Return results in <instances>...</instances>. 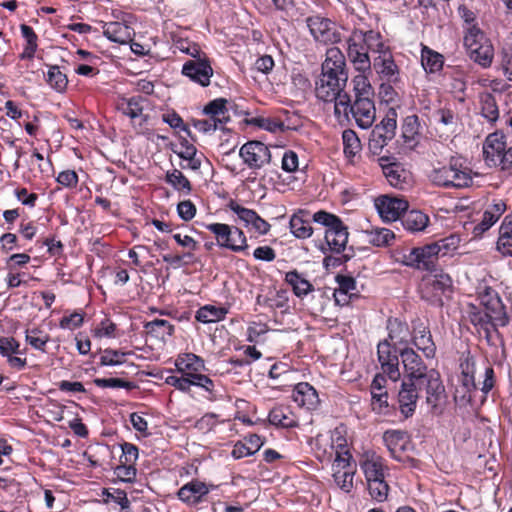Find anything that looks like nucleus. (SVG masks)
Returning <instances> with one entry per match:
<instances>
[{
    "instance_id": "64",
    "label": "nucleus",
    "mask_w": 512,
    "mask_h": 512,
    "mask_svg": "<svg viewBox=\"0 0 512 512\" xmlns=\"http://www.w3.org/2000/svg\"><path fill=\"white\" fill-rule=\"evenodd\" d=\"M37 244L47 247L49 256L59 258L64 254V244L61 240L57 239L55 235L38 239Z\"/></svg>"
},
{
    "instance_id": "33",
    "label": "nucleus",
    "mask_w": 512,
    "mask_h": 512,
    "mask_svg": "<svg viewBox=\"0 0 512 512\" xmlns=\"http://www.w3.org/2000/svg\"><path fill=\"white\" fill-rule=\"evenodd\" d=\"M265 438L257 434H249L243 441L234 444L231 455L234 459H241L255 454L264 445Z\"/></svg>"
},
{
    "instance_id": "34",
    "label": "nucleus",
    "mask_w": 512,
    "mask_h": 512,
    "mask_svg": "<svg viewBox=\"0 0 512 512\" xmlns=\"http://www.w3.org/2000/svg\"><path fill=\"white\" fill-rule=\"evenodd\" d=\"M313 221L312 216L304 210H299L293 214L289 221V228L291 233L299 239H307L312 236L313 228L311 226Z\"/></svg>"
},
{
    "instance_id": "10",
    "label": "nucleus",
    "mask_w": 512,
    "mask_h": 512,
    "mask_svg": "<svg viewBox=\"0 0 512 512\" xmlns=\"http://www.w3.org/2000/svg\"><path fill=\"white\" fill-rule=\"evenodd\" d=\"M239 156L252 170H259L272 161L269 147L258 140H250L243 144L239 150Z\"/></svg>"
},
{
    "instance_id": "37",
    "label": "nucleus",
    "mask_w": 512,
    "mask_h": 512,
    "mask_svg": "<svg viewBox=\"0 0 512 512\" xmlns=\"http://www.w3.org/2000/svg\"><path fill=\"white\" fill-rule=\"evenodd\" d=\"M496 250L504 257H512V218L507 215L499 227Z\"/></svg>"
},
{
    "instance_id": "13",
    "label": "nucleus",
    "mask_w": 512,
    "mask_h": 512,
    "mask_svg": "<svg viewBox=\"0 0 512 512\" xmlns=\"http://www.w3.org/2000/svg\"><path fill=\"white\" fill-rule=\"evenodd\" d=\"M382 172L388 183L397 189H405L410 185L411 173L401 163L391 156H381L378 159Z\"/></svg>"
},
{
    "instance_id": "39",
    "label": "nucleus",
    "mask_w": 512,
    "mask_h": 512,
    "mask_svg": "<svg viewBox=\"0 0 512 512\" xmlns=\"http://www.w3.org/2000/svg\"><path fill=\"white\" fill-rule=\"evenodd\" d=\"M479 105L481 116L491 125L498 121L500 112L495 96L490 92L479 94Z\"/></svg>"
},
{
    "instance_id": "40",
    "label": "nucleus",
    "mask_w": 512,
    "mask_h": 512,
    "mask_svg": "<svg viewBox=\"0 0 512 512\" xmlns=\"http://www.w3.org/2000/svg\"><path fill=\"white\" fill-rule=\"evenodd\" d=\"M429 222V216L420 210H406L401 217L403 227L410 232L424 231Z\"/></svg>"
},
{
    "instance_id": "44",
    "label": "nucleus",
    "mask_w": 512,
    "mask_h": 512,
    "mask_svg": "<svg viewBox=\"0 0 512 512\" xmlns=\"http://www.w3.org/2000/svg\"><path fill=\"white\" fill-rule=\"evenodd\" d=\"M343 152L349 163L354 164L355 158L359 155L362 145L356 132L346 129L342 132Z\"/></svg>"
},
{
    "instance_id": "18",
    "label": "nucleus",
    "mask_w": 512,
    "mask_h": 512,
    "mask_svg": "<svg viewBox=\"0 0 512 512\" xmlns=\"http://www.w3.org/2000/svg\"><path fill=\"white\" fill-rule=\"evenodd\" d=\"M367 483L385 479L389 468L385 460L373 451H365L359 462Z\"/></svg>"
},
{
    "instance_id": "1",
    "label": "nucleus",
    "mask_w": 512,
    "mask_h": 512,
    "mask_svg": "<svg viewBox=\"0 0 512 512\" xmlns=\"http://www.w3.org/2000/svg\"><path fill=\"white\" fill-rule=\"evenodd\" d=\"M312 219L325 227L324 241L319 246L325 254L323 264L326 267H335L349 261L353 253L346 252L349 232L342 219L324 210L315 212Z\"/></svg>"
},
{
    "instance_id": "4",
    "label": "nucleus",
    "mask_w": 512,
    "mask_h": 512,
    "mask_svg": "<svg viewBox=\"0 0 512 512\" xmlns=\"http://www.w3.org/2000/svg\"><path fill=\"white\" fill-rule=\"evenodd\" d=\"M428 178L437 187L462 189L472 185V169L461 155L450 156L446 162H438L430 171Z\"/></svg>"
},
{
    "instance_id": "47",
    "label": "nucleus",
    "mask_w": 512,
    "mask_h": 512,
    "mask_svg": "<svg viewBox=\"0 0 512 512\" xmlns=\"http://www.w3.org/2000/svg\"><path fill=\"white\" fill-rule=\"evenodd\" d=\"M182 376L190 382L188 384V393L191 391V387L195 386L209 393L210 400L215 398V383L209 376L203 374V372H188L182 374Z\"/></svg>"
},
{
    "instance_id": "41",
    "label": "nucleus",
    "mask_w": 512,
    "mask_h": 512,
    "mask_svg": "<svg viewBox=\"0 0 512 512\" xmlns=\"http://www.w3.org/2000/svg\"><path fill=\"white\" fill-rule=\"evenodd\" d=\"M228 313V307L206 304L196 311L195 319L203 324L216 323L224 320Z\"/></svg>"
},
{
    "instance_id": "53",
    "label": "nucleus",
    "mask_w": 512,
    "mask_h": 512,
    "mask_svg": "<svg viewBox=\"0 0 512 512\" xmlns=\"http://www.w3.org/2000/svg\"><path fill=\"white\" fill-rule=\"evenodd\" d=\"M366 241L376 247L389 246L395 239V234L392 230L387 228H374L370 231H365Z\"/></svg>"
},
{
    "instance_id": "23",
    "label": "nucleus",
    "mask_w": 512,
    "mask_h": 512,
    "mask_svg": "<svg viewBox=\"0 0 512 512\" xmlns=\"http://www.w3.org/2000/svg\"><path fill=\"white\" fill-rule=\"evenodd\" d=\"M375 206L380 217L385 221L401 220L402 215L408 209V202L404 199L381 196L376 199Z\"/></svg>"
},
{
    "instance_id": "24",
    "label": "nucleus",
    "mask_w": 512,
    "mask_h": 512,
    "mask_svg": "<svg viewBox=\"0 0 512 512\" xmlns=\"http://www.w3.org/2000/svg\"><path fill=\"white\" fill-rule=\"evenodd\" d=\"M410 341L427 359H433L436 356L437 347L430 328L423 322L414 325Z\"/></svg>"
},
{
    "instance_id": "6",
    "label": "nucleus",
    "mask_w": 512,
    "mask_h": 512,
    "mask_svg": "<svg viewBox=\"0 0 512 512\" xmlns=\"http://www.w3.org/2000/svg\"><path fill=\"white\" fill-rule=\"evenodd\" d=\"M204 227L214 235L219 248L249 255L248 239L241 228L220 222L208 223Z\"/></svg>"
},
{
    "instance_id": "12",
    "label": "nucleus",
    "mask_w": 512,
    "mask_h": 512,
    "mask_svg": "<svg viewBox=\"0 0 512 512\" xmlns=\"http://www.w3.org/2000/svg\"><path fill=\"white\" fill-rule=\"evenodd\" d=\"M377 355L383 374L394 382L399 380V347L391 345L389 340H382L377 345Z\"/></svg>"
},
{
    "instance_id": "32",
    "label": "nucleus",
    "mask_w": 512,
    "mask_h": 512,
    "mask_svg": "<svg viewBox=\"0 0 512 512\" xmlns=\"http://www.w3.org/2000/svg\"><path fill=\"white\" fill-rule=\"evenodd\" d=\"M461 368V378L460 382L462 388L465 390L463 394V398L467 399L468 402L473 401V393L477 391V386L475 383V361L472 357H467L460 363Z\"/></svg>"
},
{
    "instance_id": "62",
    "label": "nucleus",
    "mask_w": 512,
    "mask_h": 512,
    "mask_svg": "<svg viewBox=\"0 0 512 512\" xmlns=\"http://www.w3.org/2000/svg\"><path fill=\"white\" fill-rule=\"evenodd\" d=\"M85 312L82 309L64 315L59 321V327L64 330H75L84 324Z\"/></svg>"
},
{
    "instance_id": "14",
    "label": "nucleus",
    "mask_w": 512,
    "mask_h": 512,
    "mask_svg": "<svg viewBox=\"0 0 512 512\" xmlns=\"http://www.w3.org/2000/svg\"><path fill=\"white\" fill-rule=\"evenodd\" d=\"M214 488L216 486L213 484H206L198 479H192L177 491V497L187 506L195 507L203 502H207L208 495Z\"/></svg>"
},
{
    "instance_id": "11",
    "label": "nucleus",
    "mask_w": 512,
    "mask_h": 512,
    "mask_svg": "<svg viewBox=\"0 0 512 512\" xmlns=\"http://www.w3.org/2000/svg\"><path fill=\"white\" fill-rule=\"evenodd\" d=\"M226 207L237 215L238 220L249 231L259 236L269 233L271 225L263 219L255 210L246 208L236 200L230 199Z\"/></svg>"
},
{
    "instance_id": "16",
    "label": "nucleus",
    "mask_w": 512,
    "mask_h": 512,
    "mask_svg": "<svg viewBox=\"0 0 512 512\" xmlns=\"http://www.w3.org/2000/svg\"><path fill=\"white\" fill-rule=\"evenodd\" d=\"M349 113L352 115L359 128H370L376 119L374 99L366 97H360L353 101L350 99Z\"/></svg>"
},
{
    "instance_id": "7",
    "label": "nucleus",
    "mask_w": 512,
    "mask_h": 512,
    "mask_svg": "<svg viewBox=\"0 0 512 512\" xmlns=\"http://www.w3.org/2000/svg\"><path fill=\"white\" fill-rule=\"evenodd\" d=\"M463 42L471 60L483 68L491 66L494 47L478 25H472L466 29Z\"/></svg>"
},
{
    "instance_id": "46",
    "label": "nucleus",
    "mask_w": 512,
    "mask_h": 512,
    "mask_svg": "<svg viewBox=\"0 0 512 512\" xmlns=\"http://www.w3.org/2000/svg\"><path fill=\"white\" fill-rule=\"evenodd\" d=\"M417 261H419V265L416 266L417 270L436 271L437 266V255L435 253V247L431 246V244H426L422 247H416Z\"/></svg>"
},
{
    "instance_id": "5",
    "label": "nucleus",
    "mask_w": 512,
    "mask_h": 512,
    "mask_svg": "<svg viewBox=\"0 0 512 512\" xmlns=\"http://www.w3.org/2000/svg\"><path fill=\"white\" fill-rule=\"evenodd\" d=\"M382 36L374 30L354 31L347 40V56L355 70L365 73L371 70L369 51H381Z\"/></svg>"
},
{
    "instance_id": "55",
    "label": "nucleus",
    "mask_w": 512,
    "mask_h": 512,
    "mask_svg": "<svg viewBox=\"0 0 512 512\" xmlns=\"http://www.w3.org/2000/svg\"><path fill=\"white\" fill-rule=\"evenodd\" d=\"M99 352L101 353L99 357V366L101 367L121 365L125 362L124 357L132 354L131 351H121L112 348L99 349Z\"/></svg>"
},
{
    "instance_id": "8",
    "label": "nucleus",
    "mask_w": 512,
    "mask_h": 512,
    "mask_svg": "<svg viewBox=\"0 0 512 512\" xmlns=\"http://www.w3.org/2000/svg\"><path fill=\"white\" fill-rule=\"evenodd\" d=\"M397 112L390 108L380 123L376 124L371 131L368 149L373 155L380 156L384 148L396 135Z\"/></svg>"
},
{
    "instance_id": "15",
    "label": "nucleus",
    "mask_w": 512,
    "mask_h": 512,
    "mask_svg": "<svg viewBox=\"0 0 512 512\" xmlns=\"http://www.w3.org/2000/svg\"><path fill=\"white\" fill-rule=\"evenodd\" d=\"M379 54L374 58L373 66L376 73L386 82L393 83L398 86L401 83L400 69L395 63L392 52L389 47L384 44Z\"/></svg>"
},
{
    "instance_id": "63",
    "label": "nucleus",
    "mask_w": 512,
    "mask_h": 512,
    "mask_svg": "<svg viewBox=\"0 0 512 512\" xmlns=\"http://www.w3.org/2000/svg\"><path fill=\"white\" fill-rule=\"evenodd\" d=\"M368 491L372 499L381 503L384 502L389 494L390 487L385 479L367 483Z\"/></svg>"
},
{
    "instance_id": "27",
    "label": "nucleus",
    "mask_w": 512,
    "mask_h": 512,
    "mask_svg": "<svg viewBox=\"0 0 512 512\" xmlns=\"http://www.w3.org/2000/svg\"><path fill=\"white\" fill-rule=\"evenodd\" d=\"M292 399L299 407L315 410L320 404L316 389L308 382H300L292 391Z\"/></svg>"
},
{
    "instance_id": "45",
    "label": "nucleus",
    "mask_w": 512,
    "mask_h": 512,
    "mask_svg": "<svg viewBox=\"0 0 512 512\" xmlns=\"http://www.w3.org/2000/svg\"><path fill=\"white\" fill-rule=\"evenodd\" d=\"M20 30L25 44L19 57L21 60H32L38 48V36L34 29L27 24H21Z\"/></svg>"
},
{
    "instance_id": "20",
    "label": "nucleus",
    "mask_w": 512,
    "mask_h": 512,
    "mask_svg": "<svg viewBox=\"0 0 512 512\" xmlns=\"http://www.w3.org/2000/svg\"><path fill=\"white\" fill-rule=\"evenodd\" d=\"M417 388L425 389L426 401L428 404L436 407L440 399L444 396L445 387L442 383L440 373L435 369H430L423 378L416 381Z\"/></svg>"
},
{
    "instance_id": "54",
    "label": "nucleus",
    "mask_w": 512,
    "mask_h": 512,
    "mask_svg": "<svg viewBox=\"0 0 512 512\" xmlns=\"http://www.w3.org/2000/svg\"><path fill=\"white\" fill-rule=\"evenodd\" d=\"M338 287L334 290V298L336 303H340V296L354 295L356 291V280L350 275L338 274L335 277Z\"/></svg>"
},
{
    "instance_id": "50",
    "label": "nucleus",
    "mask_w": 512,
    "mask_h": 512,
    "mask_svg": "<svg viewBox=\"0 0 512 512\" xmlns=\"http://www.w3.org/2000/svg\"><path fill=\"white\" fill-rule=\"evenodd\" d=\"M421 62L426 72L436 73L442 69L444 57L442 54L424 46L421 51Z\"/></svg>"
},
{
    "instance_id": "19",
    "label": "nucleus",
    "mask_w": 512,
    "mask_h": 512,
    "mask_svg": "<svg viewBox=\"0 0 512 512\" xmlns=\"http://www.w3.org/2000/svg\"><path fill=\"white\" fill-rule=\"evenodd\" d=\"M399 355L406 372V381L416 382L429 372L420 355L411 347L399 349Z\"/></svg>"
},
{
    "instance_id": "30",
    "label": "nucleus",
    "mask_w": 512,
    "mask_h": 512,
    "mask_svg": "<svg viewBox=\"0 0 512 512\" xmlns=\"http://www.w3.org/2000/svg\"><path fill=\"white\" fill-rule=\"evenodd\" d=\"M505 137L497 132L491 133L487 136L483 145V154L485 161L489 166H497L499 160L506 148Z\"/></svg>"
},
{
    "instance_id": "56",
    "label": "nucleus",
    "mask_w": 512,
    "mask_h": 512,
    "mask_svg": "<svg viewBox=\"0 0 512 512\" xmlns=\"http://www.w3.org/2000/svg\"><path fill=\"white\" fill-rule=\"evenodd\" d=\"M352 83H353L354 99H358L360 97H366V98L374 97L373 87H372L369 79L364 75V73L356 75L353 78Z\"/></svg>"
},
{
    "instance_id": "36",
    "label": "nucleus",
    "mask_w": 512,
    "mask_h": 512,
    "mask_svg": "<svg viewBox=\"0 0 512 512\" xmlns=\"http://www.w3.org/2000/svg\"><path fill=\"white\" fill-rule=\"evenodd\" d=\"M103 34L110 41L125 44L132 39L133 29L122 22H108L103 26Z\"/></svg>"
},
{
    "instance_id": "52",
    "label": "nucleus",
    "mask_w": 512,
    "mask_h": 512,
    "mask_svg": "<svg viewBox=\"0 0 512 512\" xmlns=\"http://www.w3.org/2000/svg\"><path fill=\"white\" fill-rule=\"evenodd\" d=\"M165 182L172 186L176 191L188 195L192 191L190 180L178 169L167 171Z\"/></svg>"
},
{
    "instance_id": "49",
    "label": "nucleus",
    "mask_w": 512,
    "mask_h": 512,
    "mask_svg": "<svg viewBox=\"0 0 512 512\" xmlns=\"http://www.w3.org/2000/svg\"><path fill=\"white\" fill-rule=\"evenodd\" d=\"M145 101L146 100L141 96H133L128 99H122L118 103V110L131 118V120H135L137 118L143 117V103Z\"/></svg>"
},
{
    "instance_id": "42",
    "label": "nucleus",
    "mask_w": 512,
    "mask_h": 512,
    "mask_svg": "<svg viewBox=\"0 0 512 512\" xmlns=\"http://www.w3.org/2000/svg\"><path fill=\"white\" fill-rule=\"evenodd\" d=\"M420 136V120L415 114L408 115L404 118L402 124V138L404 143L410 148H414L419 143Z\"/></svg>"
},
{
    "instance_id": "9",
    "label": "nucleus",
    "mask_w": 512,
    "mask_h": 512,
    "mask_svg": "<svg viewBox=\"0 0 512 512\" xmlns=\"http://www.w3.org/2000/svg\"><path fill=\"white\" fill-rule=\"evenodd\" d=\"M306 25L316 42L322 44H335L340 42L341 34L336 24L329 18L313 15L306 18Z\"/></svg>"
},
{
    "instance_id": "3",
    "label": "nucleus",
    "mask_w": 512,
    "mask_h": 512,
    "mask_svg": "<svg viewBox=\"0 0 512 512\" xmlns=\"http://www.w3.org/2000/svg\"><path fill=\"white\" fill-rule=\"evenodd\" d=\"M478 300L484 311L471 304L468 310V318L470 322L477 328L484 331L485 336L489 339L491 331L499 334L498 327H505L510 322L506 307L502 302L498 292L486 286L478 292Z\"/></svg>"
},
{
    "instance_id": "31",
    "label": "nucleus",
    "mask_w": 512,
    "mask_h": 512,
    "mask_svg": "<svg viewBox=\"0 0 512 512\" xmlns=\"http://www.w3.org/2000/svg\"><path fill=\"white\" fill-rule=\"evenodd\" d=\"M274 10L287 22L299 21L304 15L302 0H271Z\"/></svg>"
},
{
    "instance_id": "28",
    "label": "nucleus",
    "mask_w": 512,
    "mask_h": 512,
    "mask_svg": "<svg viewBox=\"0 0 512 512\" xmlns=\"http://www.w3.org/2000/svg\"><path fill=\"white\" fill-rule=\"evenodd\" d=\"M268 421L277 428H295L299 426V420L292 408L288 405L279 404L274 406L269 414Z\"/></svg>"
},
{
    "instance_id": "51",
    "label": "nucleus",
    "mask_w": 512,
    "mask_h": 512,
    "mask_svg": "<svg viewBox=\"0 0 512 512\" xmlns=\"http://www.w3.org/2000/svg\"><path fill=\"white\" fill-rule=\"evenodd\" d=\"M45 80L50 88L58 93H64L68 86V78L57 65H50L45 76Z\"/></svg>"
},
{
    "instance_id": "25",
    "label": "nucleus",
    "mask_w": 512,
    "mask_h": 512,
    "mask_svg": "<svg viewBox=\"0 0 512 512\" xmlns=\"http://www.w3.org/2000/svg\"><path fill=\"white\" fill-rule=\"evenodd\" d=\"M386 328L388 337L385 340H389L391 345L399 347V349L409 347L412 332H410L409 325L405 321L390 317L387 320Z\"/></svg>"
},
{
    "instance_id": "22",
    "label": "nucleus",
    "mask_w": 512,
    "mask_h": 512,
    "mask_svg": "<svg viewBox=\"0 0 512 512\" xmlns=\"http://www.w3.org/2000/svg\"><path fill=\"white\" fill-rule=\"evenodd\" d=\"M182 74L193 82L206 87L210 84L213 69L208 58L188 60L182 67Z\"/></svg>"
},
{
    "instance_id": "26",
    "label": "nucleus",
    "mask_w": 512,
    "mask_h": 512,
    "mask_svg": "<svg viewBox=\"0 0 512 512\" xmlns=\"http://www.w3.org/2000/svg\"><path fill=\"white\" fill-rule=\"evenodd\" d=\"M418 388L416 382L403 380L398 392L399 410L404 418L413 416L418 400Z\"/></svg>"
},
{
    "instance_id": "58",
    "label": "nucleus",
    "mask_w": 512,
    "mask_h": 512,
    "mask_svg": "<svg viewBox=\"0 0 512 512\" xmlns=\"http://www.w3.org/2000/svg\"><path fill=\"white\" fill-rule=\"evenodd\" d=\"M25 340L32 348L46 352V345L50 340V336L37 328L27 329Z\"/></svg>"
},
{
    "instance_id": "2",
    "label": "nucleus",
    "mask_w": 512,
    "mask_h": 512,
    "mask_svg": "<svg viewBox=\"0 0 512 512\" xmlns=\"http://www.w3.org/2000/svg\"><path fill=\"white\" fill-rule=\"evenodd\" d=\"M348 81L346 59L338 47H330L321 65V73L315 83L317 99L331 103L343 95Z\"/></svg>"
},
{
    "instance_id": "29",
    "label": "nucleus",
    "mask_w": 512,
    "mask_h": 512,
    "mask_svg": "<svg viewBox=\"0 0 512 512\" xmlns=\"http://www.w3.org/2000/svg\"><path fill=\"white\" fill-rule=\"evenodd\" d=\"M284 282L291 287L293 294L300 299H303L315 289L307 273L300 272L297 269L286 272Z\"/></svg>"
},
{
    "instance_id": "61",
    "label": "nucleus",
    "mask_w": 512,
    "mask_h": 512,
    "mask_svg": "<svg viewBox=\"0 0 512 512\" xmlns=\"http://www.w3.org/2000/svg\"><path fill=\"white\" fill-rule=\"evenodd\" d=\"M459 241L460 239L458 236L450 235L430 244L435 247V253L437 257H439L455 251L459 246Z\"/></svg>"
},
{
    "instance_id": "57",
    "label": "nucleus",
    "mask_w": 512,
    "mask_h": 512,
    "mask_svg": "<svg viewBox=\"0 0 512 512\" xmlns=\"http://www.w3.org/2000/svg\"><path fill=\"white\" fill-rule=\"evenodd\" d=\"M249 123L272 133L283 132L285 130V124L280 119L274 117L257 116L253 117Z\"/></svg>"
},
{
    "instance_id": "60",
    "label": "nucleus",
    "mask_w": 512,
    "mask_h": 512,
    "mask_svg": "<svg viewBox=\"0 0 512 512\" xmlns=\"http://www.w3.org/2000/svg\"><path fill=\"white\" fill-rule=\"evenodd\" d=\"M371 409L381 416H389L394 413V407L388 403V393H376L371 396Z\"/></svg>"
},
{
    "instance_id": "48",
    "label": "nucleus",
    "mask_w": 512,
    "mask_h": 512,
    "mask_svg": "<svg viewBox=\"0 0 512 512\" xmlns=\"http://www.w3.org/2000/svg\"><path fill=\"white\" fill-rule=\"evenodd\" d=\"M228 100L225 98H216L207 105H205L203 109V113L208 115L210 118L214 119L215 121L221 120V126H223L226 122L230 120V117L228 115V108H227Z\"/></svg>"
},
{
    "instance_id": "59",
    "label": "nucleus",
    "mask_w": 512,
    "mask_h": 512,
    "mask_svg": "<svg viewBox=\"0 0 512 512\" xmlns=\"http://www.w3.org/2000/svg\"><path fill=\"white\" fill-rule=\"evenodd\" d=\"M356 469L354 470H333V480L338 488H340L345 493H350L354 488V475Z\"/></svg>"
},
{
    "instance_id": "43",
    "label": "nucleus",
    "mask_w": 512,
    "mask_h": 512,
    "mask_svg": "<svg viewBox=\"0 0 512 512\" xmlns=\"http://www.w3.org/2000/svg\"><path fill=\"white\" fill-rule=\"evenodd\" d=\"M312 450L315 457L322 463H330L333 459V442L329 437L318 434L311 441Z\"/></svg>"
},
{
    "instance_id": "21",
    "label": "nucleus",
    "mask_w": 512,
    "mask_h": 512,
    "mask_svg": "<svg viewBox=\"0 0 512 512\" xmlns=\"http://www.w3.org/2000/svg\"><path fill=\"white\" fill-rule=\"evenodd\" d=\"M172 238L176 243L187 251L181 254H165L162 256L164 262L170 265L179 266L182 263H192L195 260V251L199 248V243L189 235H182L181 233H175Z\"/></svg>"
},
{
    "instance_id": "38",
    "label": "nucleus",
    "mask_w": 512,
    "mask_h": 512,
    "mask_svg": "<svg viewBox=\"0 0 512 512\" xmlns=\"http://www.w3.org/2000/svg\"><path fill=\"white\" fill-rule=\"evenodd\" d=\"M144 331L147 337L164 342L174 334L175 326L167 320L154 319L144 324Z\"/></svg>"
},
{
    "instance_id": "17",
    "label": "nucleus",
    "mask_w": 512,
    "mask_h": 512,
    "mask_svg": "<svg viewBox=\"0 0 512 512\" xmlns=\"http://www.w3.org/2000/svg\"><path fill=\"white\" fill-rule=\"evenodd\" d=\"M383 441L393 459L398 462H405L408 459L405 453L412 447V442L407 432L387 430L383 433Z\"/></svg>"
},
{
    "instance_id": "35",
    "label": "nucleus",
    "mask_w": 512,
    "mask_h": 512,
    "mask_svg": "<svg viewBox=\"0 0 512 512\" xmlns=\"http://www.w3.org/2000/svg\"><path fill=\"white\" fill-rule=\"evenodd\" d=\"M174 365L178 374L203 372L206 370L204 359L191 352L178 354L175 358Z\"/></svg>"
}]
</instances>
